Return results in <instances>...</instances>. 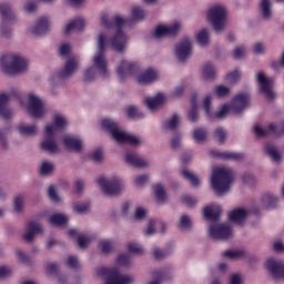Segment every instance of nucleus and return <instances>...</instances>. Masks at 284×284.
Segmentation results:
<instances>
[{
    "instance_id": "obj_57",
    "label": "nucleus",
    "mask_w": 284,
    "mask_h": 284,
    "mask_svg": "<svg viewBox=\"0 0 284 284\" xmlns=\"http://www.w3.org/2000/svg\"><path fill=\"white\" fill-rule=\"evenodd\" d=\"M215 95L219 98V99H223L225 97H229L230 95V88L225 87V85H217L215 87Z\"/></svg>"
},
{
    "instance_id": "obj_24",
    "label": "nucleus",
    "mask_w": 284,
    "mask_h": 284,
    "mask_svg": "<svg viewBox=\"0 0 284 284\" xmlns=\"http://www.w3.org/2000/svg\"><path fill=\"white\" fill-rule=\"evenodd\" d=\"M10 101V94L0 93V116L2 119H12L14 116V111L8 106Z\"/></svg>"
},
{
    "instance_id": "obj_38",
    "label": "nucleus",
    "mask_w": 284,
    "mask_h": 284,
    "mask_svg": "<svg viewBox=\"0 0 284 284\" xmlns=\"http://www.w3.org/2000/svg\"><path fill=\"white\" fill-rule=\"evenodd\" d=\"M196 99H199L196 94H193L191 98L192 109L189 111V121H191V123H196V121H199V106L196 105Z\"/></svg>"
},
{
    "instance_id": "obj_26",
    "label": "nucleus",
    "mask_w": 284,
    "mask_h": 284,
    "mask_svg": "<svg viewBox=\"0 0 284 284\" xmlns=\"http://www.w3.org/2000/svg\"><path fill=\"white\" fill-rule=\"evenodd\" d=\"M17 131L21 136L32 138L39 134V126L37 124H29V123L22 122L18 124Z\"/></svg>"
},
{
    "instance_id": "obj_4",
    "label": "nucleus",
    "mask_w": 284,
    "mask_h": 284,
    "mask_svg": "<svg viewBox=\"0 0 284 284\" xmlns=\"http://www.w3.org/2000/svg\"><path fill=\"white\" fill-rule=\"evenodd\" d=\"M232 183H234V175H232V170L225 166L213 168L211 185L216 194H225V192H230Z\"/></svg>"
},
{
    "instance_id": "obj_53",
    "label": "nucleus",
    "mask_w": 284,
    "mask_h": 284,
    "mask_svg": "<svg viewBox=\"0 0 284 284\" xmlns=\"http://www.w3.org/2000/svg\"><path fill=\"white\" fill-rule=\"evenodd\" d=\"M128 250L131 254H143L145 252L143 246L136 242H129Z\"/></svg>"
},
{
    "instance_id": "obj_29",
    "label": "nucleus",
    "mask_w": 284,
    "mask_h": 284,
    "mask_svg": "<svg viewBox=\"0 0 284 284\" xmlns=\"http://www.w3.org/2000/svg\"><path fill=\"white\" fill-rule=\"evenodd\" d=\"M229 219L236 225H243V223H245V219H247V210L235 209L229 213Z\"/></svg>"
},
{
    "instance_id": "obj_15",
    "label": "nucleus",
    "mask_w": 284,
    "mask_h": 284,
    "mask_svg": "<svg viewBox=\"0 0 284 284\" xmlns=\"http://www.w3.org/2000/svg\"><path fill=\"white\" fill-rule=\"evenodd\" d=\"M175 55L180 63H185L192 57V41L184 39L175 45Z\"/></svg>"
},
{
    "instance_id": "obj_5",
    "label": "nucleus",
    "mask_w": 284,
    "mask_h": 284,
    "mask_svg": "<svg viewBox=\"0 0 284 284\" xmlns=\"http://www.w3.org/2000/svg\"><path fill=\"white\" fill-rule=\"evenodd\" d=\"M0 65L6 74H19V72H26L28 70V58L17 54L7 53L1 57Z\"/></svg>"
},
{
    "instance_id": "obj_25",
    "label": "nucleus",
    "mask_w": 284,
    "mask_h": 284,
    "mask_svg": "<svg viewBox=\"0 0 284 284\" xmlns=\"http://www.w3.org/2000/svg\"><path fill=\"white\" fill-rule=\"evenodd\" d=\"M165 101H168V97L164 93H158L153 98H146L144 103L146 108L151 110V112H154L155 110H159V108H161Z\"/></svg>"
},
{
    "instance_id": "obj_61",
    "label": "nucleus",
    "mask_w": 284,
    "mask_h": 284,
    "mask_svg": "<svg viewBox=\"0 0 284 284\" xmlns=\"http://www.w3.org/2000/svg\"><path fill=\"white\" fill-rule=\"evenodd\" d=\"M88 210H90V204L88 202L79 203L73 206V212H75V214H85Z\"/></svg>"
},
{
    "instance_id": "obj_1",
    "label": "nucleus",
    "mask_w": 284,
    "mask_h": 284,
    "mask_svg": "<svg viewBox=\"0 0 284 284\" xmlns=\"http://www.w3.org/2000/svg\"><path fill=\"white\" fill-rule=\"evenodd\" d=\"M130 20L123 18V16H115L109 18L108 16H102V26L112 32L113 37L108 39V34L100 33L98 38V51L92 57V65L88 67L83 72V81L85 83H92L97 81L98 77L102 79H110L112 77V71L108 67V58L105 57V48L111 44V48L119 52V54H125V48H128V36L123 32V28Z\"/></svg>"
},
{
    "instance_id": "obj_56",
    "label": "nucleus",
    "mask_w": 284,
    "mask_h": 284,
    "mask_svg": "<svg viewBox=\"0 0 284 284\" xmlns=\"http://www.w3.org/2000/svg\"><path fill=\"white\" fill-rule=\"evenodd\" d=\"M172 254V250H160V248H154L153 250V256L156 258V261H161L163 258H166V256H170Z\"/></svg>"
},
{
    "instance_id": "obj_30",
    "label": "nucleus",
    "mask_w": 284,
    "mask_h": 284,
    "mask_svg": "<svg viewBox=\"0 0 284 284\" xmlns=\"http://www.w3.org/2000/svg\"><path fill=\"white\" fill-rule=\"evenodd\" d=\"M211 156H215L216 159H224L225 161H241L243 159V153L236 152H219L211 151Z\"/></svg>"
},
{
    "instance_id": "obj_13",
    "label": "nucleus",
    "mask_w": 284,
    "mask_h": 284,
    "mask_svg": "<svg viewBox=\"0 0 284 284\" xmlns=\"http://www.w3.org/2000/svg\"><path fill=\"white\" fill-rule=\"evenodd\" d=\"M183 28V23L181 21L175 20L171 24H159L155 27L153 37L155 39H163V37H174L181 32Z\"/></svg>"
},
{
    "instance_id": "obj_18",
    "label": "nucleus",
    "mask_w": 284,
    "mask_h": 284,
    "mask_svg": "<svg viewBox=\"0 0 284 284\" xmlns=\"http://www.w3.org/2000/svg\"><path fill=\"white\" fill-rule=\"evenodd\" d=\"M250 104V95L247 93H240L231 101V113L241 114L245 108Z\"/></svg>"
},
{
    "instance_id": "obj_7",
    "label": "nucleus",
    "mask_w": 284,
    "mask_h": 284,
    "mask_svg": "<svg viewBox=\"0 0 284 284\" xmlns=\"http://www.w3.org/2000/svg\"><path fill=\"white\" fill-rule=\"evenodd\" d=\"M206 19L215 32H221L222 30H225L227 9L223 4H214L207 9Z\"/></svg>"
},
{
    "instance_id": "obj_34",
    "label": "nucleus",
    "mask_w": 284,
    "mask_h": 284,
    "mask_svg": "<svg viewBox=\"0 0 284 284\" xmlns=\"http://www.w3.org/2000/svg\"><path fill=\"white\" fill-rule=\"evenodd\" d=\"M264 150L266 154L270 156V159H272L273 163H281L282 161L281 152H278V149H276L274 144L272 143L265 144Z\"/></svg>"
},
{
    "instance_id": "obj_2",
    "label": "nucleus",
    "mask_w": 284,
    "mask_h": 284,
    "mask_svg": "<svg viewBox=\"0 0 284 284\" xmlns=\"http://www.w3.org/2000/svg\"><path fill=\"white\" fill-rule=\"evenodd\" d=\"M221 212L222 209L219 204H211L204 207V217L209 221H213L209 229V235L214 241H225L234 236L231 225L216 223V221H219V216H221Z\"/></svg>"
},
{
    "instance_id": "obj_47",
    "label": "nucleus",
    "mask_w": 284,
    "mask_h": 284,
    "mask_svg": "<svg viewBox=\"0 0 284 284\" xmlns=\"http://www.w3.org/2000/svg\"><path fill=\"white\" fill-rule=\"evenodd\" d=\"M115 263L120 267H130V265H132V260L128 254H119L115 258Z\"/></svg>"
},
{
    "instance_id": "obj_6",
    "label": "nucleus",
    "mask_w": 284,
    "mask_h": 284,
    "mask_svg": "<svg viewBox=\"0 0 284 284\" xmlns=\"http://www.w3.org/2000/svg\"><path fill=\"white\" fill-rule=\"evenodd\" d=\"M97 275L103 278L104 284H133L134 276L130 274H121L119 270L114 267H98Z\"/></svg>"
},
{
    "instance_id": "obj_41",
    "label": "nucleus",
    "mask_w": 284,
    "mask_h": 284,
    "mask_svg": "<svg viewBox=\"0 0 284 284\" xmlns=\"http://www.w3.org/2000/svg\"><path fill=\"white\" fill-rule=\"evenodd\" d=\"M202 77L205 80L214 79V77H216V68H214V64L206 63L202 68Z\"/></svg>"
},
{
    "instance_id": "obj_23",
    "label": "nucleus",
    "mask_w": 284,
    "mask_h": 284,
    "mask_svg": "<svg viewBox=\"0 0 284 284\" xmlns=\"http://www.w3.org/2000/svg\"><path fill=\"white\" fill-rule=\"evenodd\" d=\"M42 233H43V226L40 223L29 222L26 226L23 239L24 241H27V243H32V241H34V236H37V234H42Z\"/></svg>"
},
{
    "instance_id": "obj_58",
    "label": "nucleus",
    "mask_w": 284,
    "mask_h": 284,
    "mask_svg": "<svg viewBox=\"0 0 284 284\" xmlns=\"http://www.w3.org/2000/svg\"><path fill=\"white\" fill-rule=\"evenodd\" d=\"M227 83H237V81L241 80V71L239 69H235L233 72L229 73L225 78Z\"/></svg>"
},
{
    "instance_id": "obj_28",
    "label": "nucleus",
    "mask_w": 284,
    "mask_h": 284,
    "mask_svg": "<svg viewBox=\"0 0 284 284\" xmlns=\"http://www.w3.org/2000/svg\"><path fill=\"white\" fill-rule=\"evenodd\" d=\"M0 16L2 22L14 21L17 19V14L12 10V4L10 2H1L0 3Z\"/></svg>"
},
{
    "instance_id": "obj_44",
    "label": "nucleus",
    "mask_w": 284,
    "mask_h": 284,
    "mask_svg": "<svg viewBox=\"0 0 284 284\" xmlns=\"http://www.w3.org/2000/svg\"><path fill=\"white\" fill-rule=\"evenodd\" d=\"M98 247L102 254H110L114 248V242L112 240H102Z\"/></svg>"
},
{
    "instance_id": "obj_3",
    "label": "nucleus",
    "mask_w": 284,
    "mask_h": 284,
    "mask_svg": "<svg viewBox=\"0 0 284 284\" xmlns=\"http://www.w3.org/2000/svg\"><path fill=\"white\" fill-rule=\"evenodd\" d=\"M102 130L110 132L112 139L116 143L124 144L129 143L130 145H141V140L136 135H132L125 132L123 129L119 128V123L110 118H105L101 122Z\"/></svg>"
},
{
    "instance_id": "obj_36",
    "label": "nucleus",
    "mask_w": 284,
    "mask_h": 284,
    "mask_svg": "<svg viewBox=\"0 0 284 284\" xmlns=\"http://www.w3.org/2000/svg\"><path fill=\"white\" fill-rule=\"evenodd\" d=\"M153 192L159 203H164V201H168V193L165 192V186L162 183H156L153 186Z\"/></svg>"
},
{
    "instance_id": "obj_14",
    "label": "nucleus",
    "mask_w": 284,
    "mask_h": 284,
    "mask_svg": "<svg viewBox=\"0 0 284 284\" xmlns=\"http://www.w3.org/2000/svg\"><path fill=\"white\" fill-rule=\"evenodd\" d=\"M264 267L273 278L284 281V263L281 260L268 257Z\"/></svg>"
},
{
    "instance_id": "obj_37",
    "label": "nucleus",
    "mask_w": 284,
    "mask_h": 284,
    "mask_svg": "<svg viewBox=\"0 0 284 284\" xmlns=\"http://www.w3.org/2000/svg\"><path fill=\"white\" fill-rule=\"evenodd\" d=\"M179 123H181V116L174 113L171 118L163 122V130H176L179 128Z\"/></svg>"
},
{
    "instance_id": "obj_54",
    "label": "nucleus",
    "mask_w": 284,
    "mask_h": 284,
    "mask_svg": "<svg viewBox=\"0 0 284 284\" xmlns=\"http://www.w3.org/2000/svg\"><path fill=\"white\" fill-rule=\"evenodd\" d=\"M126 114H128L129 119H143V116H145V114H143V112L139 111V109H136V106H129L126 109Z\"/></svg>"
},
{
    "instance_id": "obj_12",
    "label": "nucleus",
    "mask_w": 284,
    "mask_h": 284,
    "mask_svg": "<svg viewBox=\"0 0 284 284\" xmlns=\"http://www.w3.org/2000/svg\"><path fill=\"white\" fill-rule=\"evenodd\" d=\"M257 85L260 91L268 101H274L276 99V93L274 92V79L265 77V73L257 72L256 74Z\"/></svg>"
},
{
    "instance_id": "obj_55",
    "label": "nucleus",
    "mask_w": 284,
    "mask_h": 284,
    "mask_svg": "<svg viewBox=\"0 0 284 284\" xmlns=\"http://www.w3.org/2000/svg\"><path fill=\"white\" fill-rule=\"evenodd\" d=\"M212 95L209 94L203 99V108L206 116H212Z\"/></svg>"
},
{
    "instance_id": "obj_50",
    "label": "nucleus",
    "mask_w": 284,
    "mask_h": 284,
    "mask_svg": "<svg viewBox=\"0 0 284 284\" xmlns=\"http://www.w3.org/2000/svg\"><path fill=\"white\" fill-rule=\"evenodd\" d=\"M90 243H92V236H90L88 234H79L78 235V245H79V247H81V250H85V247H88V245H90Z\"/></svg>"
},
{
    "instance_id": "obj_59",
    "label": "nucleus",
    "mask_w": 284,
    "mask_h": 284,
    "mask_svg": "<svg viewBox=\"0 0 284 284\" xmlns=\"http://www.w3.org/2000/svg\"><path fill=\"white\" fill-rule=\"evenodd\" d=\"M247 54V47L245 45H237L233 51L234 59H243Z\"/></svg>"
},
{
    "instance_id": "obj_52",
    "label": "nucleus",
    "mask_w": 284,
    "mask_h": 284,
    "mask_svg": "<svg viewBox=\"0 0 284 284\" xmlns=\"http://www.w3.org/2000/svg\"><path fill=\"white\" fill-rule=\"evenodd\" d=\"M223 256H225L226 258L236 260L245 256V252L241 250H227L223 253Z\"/></svg>"
},
{
    "instance_id": "obj_27",
    "label": "nucleus",
    "mask_w": 284,
    "mask_h": 284,
    "mask_svg": "<svg viewBox=\"0 0 284 284\" xmlns=\"http://www.w3.org/2000/svg\"><path fill=\"white\" fill-rule=\"evenodd\" d=\"M124 161L125 163H128V165H131L132 168H148V165H150L146 160L141 159L134 152H128L124 156Z\"/></svg>"
},
{
    "instance_id": "obj_19",
    "label": "nucleus",
    "mask_w": 284,
    "mask_h": 284,
    "mask_svg": "<svg viewBox=\"0 0 284 284\" xmlns=\"http://www.w3.org/2000/svg\"><path fill=\"white\" fill-rule=\"evenodd\" d=\"M50 18L48 17H40L33 26L29 28L30 34H33V37H41L45 34L50 30Z\"/></svg>"
},
{
    "instance_id": "obj_51",
    "label": "nucleus",
    "mask_w": 284,
    "mask_h": 284,
    "mask_svg": "<svg viewBox=\"0 0 284 284\" xmlns=\"http://www.w3.org/2000/svg\"><path fill=\"white\" fill-rule=\"evenodd\" d=\"M12 28L8 27V22H2L0 24V37L3 39H12Z\"/></svg>"
},
{
    "instance_id": "obj_49",
    "label": "nucleus",
    "mask_w": 284,
    "mask_h": 284,
    "mask_svg": "<svg viewBox=\"0 0 284 284\" xmlns=\"http://www.w3.org/2000/svg\"><path fill=\"white\" fill-rule=\"evenodd\" d=\"M131 14L134 21H143L145 19V11L139 6L132 8Z\"/></svg>"
},
{
    "instance_id": "obj_20",
    "label": "nucleus",
    "mask_w": 284,
    "mask_h": 284,
    "mask_svg": "<svg viewBox=\"0 0 284 284\" xmlns=\"http://www.w3.org/2000/svg\"><path fill=\"white\" fill-rule=\"evenodd\" d=\"M161 75L159 74V71L156 69H146L142 72H140L136 77L138 83L140 85H150V83H154V81H159V78Z\"/></svg>"
},
{
    "instance_id": "obj_33",
    "label": "nucleus",
    "mask_w": 284,
    "mask_h": 284,
    "mask_svg": "<svg viewBox=\"0 0 284 284\" xmlns=\"http://www.w3.org/2000/svg\"><path fill=\"white\" fill-rule=\"evenodd\" d=\"M262 205L263 207H266V210H272L276 207V204L278 203V197L272 193H265L262 195Z\"/></svg>"
},
{
    "instance_id": "obj_60",
    "label": "nucleus",
    "mask_w": 284,
    "mask_h": 284,
    "mask_svg": "<svg viewBox=\"0 0 284 284\" xmlns=\"http://www.w3.org/2000/svg\"><path fill=\"white\" fill-rule=\"evenodd\" d=\"M232 112V106L230 104H224L221 106L220 111L216 112V119H225L227 113Z\"/></svg>"
},
{
    "instance_id": "obj_43",
    "label": "nucleus",
    "mask_w": 284,
    "mask_h": 284,
    "mask_svg": "<svg viewBox=\"0 0 284 284\" xmlns=\"http://www.w3.org/2000/svg\"><path fill=\"white\" fill-rule=\"evenodd\" d=\"M23 203H26V194L20 193L16 195L13 199L14 212H18V214H21V212H23Z\"/></svg>"
},
{
    "instance_id": "obj_9",
    "label": "nucleus",
    "mask_w": 284,
    "mask_h": 284,
    "mask_svg": "<svg viewBox=\"0 0 284 284\" xmlns=\"http://www.w3.org/2000/svg\"><path fill=\"white\" fill-rule=\"evenodd\" d=\"M81 65V58L79 55H73L69 58L64 64V70L60 72H54L51 75V83L53 85H59L63 81V79H68V77H72L79 67Z\"/></svg>"
},
{
    "instance_id": "obj_35",
    "label": "nucleus",
    "mask_w": 284,
    "mask_h": 284,
    "mask_svg": "<svg viewBox=\"0 0 284 284\" xmlns=\"http://www.w3.org/2000/svg\"><path fill=\"white\" fill-rule=\"evenodd\" d=\"M68 221H70V217H68V215L61 214V213L53 214L49 219V222L54 227H63V225H67Z\"/></svg>"
},
{
    "instance_id": "obj_42",
    "label": "nucleus",
    "mask_w": 284,
    "mask_h": 284,
    "mask_svg": "<svg viewBox=\"0 0 284 284\" xmlns=\"http://www.w3.org/2000/svg\"><path fill=\"white\" fill-rule=\"evenodd\" d=\"M261 12L263 19H272V2L270 0L261 1Z\"/></svg>"
},
{
    "instance_id": "obj_62",
    "label": "nucleus",
    "mask_w": 284,
    "mask_h": 284,
    "mask_svg": "<svg viewBox=\"0 0 284 284\" xmlns=\"http://www.w3.org/2000/svg\"><path fill=\"white\" fill-rule=\"evenodd\" d=\"M182 203L184 205H186V207H194V205H196V203H199V201L191 195H183Z\"/></svg>"
},
{
    "instance_id": "obj_45",
    "label": "nucleus",
    "mask_w": 284,
    "mask_h": 284,
    "mask_svg": "<svg viewBox=\"0 0 284 284\" xmlns=\"http://www.w3.org/2000/svg\"><path fill=\"white\" fill-rule=\"evenodd\" d=\"M179 230L182 232H187L189 230H192V219L187 215H182L180 217V223L178 225Z\"/></svg>"
},
{
    "instance_id": "obj_63",
    "label": "nucleus",
    "mask_w": 284,
    "mask_h": 284,
    "mask_svg": "<svg viewBox=\"0 0 284 284\" xmlns=\"http://www.w3.org/2000/svg\"><path fill=\"white\" fill-rule=\"evenodd\" d=\"M214 139L219 141V143H225L226 134L222 128H217L214 132Z\"/></svg>"
},
{
    "instance_id": "obj_22",
    "label": "nucleus",
    "mask_w": 284,
    "mask_h": 284,
    "mask_svg": "<svg viewBox=\"0 0 284 284\" xmlns=\"http://www.w3.org/2000/svg\"><path fill=\"white\" fill-rule=\"evenodd\" d=\"M62 143L67 150H71L72 152H83V140L74 135H64L62 138Z\"/></svg>"
},
{
    "instance_id": "obj_39",
    "label": "nucleus",
    "mask_w": 284,
    "mask_h": 284,
    "mask_svg": "<svg viewBox=\"0 0 284 284\" xmlns=\"http://www.w3.org/2000/svg\"><path fill=\"white\" fill-rule=\"evenodd\" d=\"M195 39L201 48H205V45H210V31L207 29H202L196 33Z\"/></svg>"
},
{
    "instance_id": "obj_40",
    "label": "nucleus",
    "mask_w": 284,
    "mask_h": 284,
    "mask_svg": "<svg viewBox=\"0 0 284 284\" xmlns=\"http://www.w3.org/2000/svg\"><path fill=\"white\" fill-rule=\"evenodd\" d=\"M193 139L195 143H204V141H207V130H205L204 128L194 129Z\"/></svg>"
},
{
    "instance_id": "obj_46",
    "label": "nucleus",
    "mask_w": 284,
    "mask_h": 284,
    "mask_svg": "<svg viewBox=\"0 0 284 284\" xmlns=\"http://www.w3.org/2000/svg\"><path fill=\"white\" fill-rule=\"evenodd\" d=\"M54 172V163L43 160L40 166V173L42 176H48V174H52Z\"/></svg>"
},
{
    "instance_id": "obj_10",
    "label": "nucleus",
    "mask_w": 284,
    "mask_h": 284,
    "mask_svg": "<svg viewBox=\"0 0 284 284\" xmlns=\"http://www.w3.org/2000/svg\"><path fill=\"white\" fill-rule=\"evenodd\" d=\"M98 185L108 196H119L125 186L123 185V181L118 176L112 178H99L97 180Z\"/></svg>"
},
{
    "instance_id": "obj_21",
    "label": "nucleus",
    "mask_w": 284,
    "mask_h": 284,
    "mask_svg": "<svg viewBox=\"0 0 284 284\" xmlns=\"http://www.w3.org/2000/svg\"><path fill=\"white\" fill-rule=\"evenodd\" d=\"M40 148L44 152H49V154H59V152H61V148H59V143H57L54 135H47L45 133L44 140L40 143Z\"/></svg>"
},
{
    "instance_id": "obj_8",
    "label": "nucleus",
    "mask_w": 284,
    "mask_h": 284,
    "mask_svg": "<svg viewBox=\"0 0 284 284\" xmlns=\"http://www.w3.org/2000/svg\"><path fill=\"white\" fill-rule=\"evenodd\" d=\"M27 112L32 119H44L48 114L45 101L39 94L30 92L28 94Z\"/></svg>"
},
{
    "instance_id": "obj_31",
    "label": "nucleus",
    "mask_w": 284,
    "mask_h": 284,
    "mask_svg": "<svg viewBox=\"0 0 284 284\" xmlns=\"http://www.w3.org/2000/svg\"><path fill=\"white\" fill-rule=\"evenodd\" d=\"M156 227H162V230H161L162 234L165 233V230L168 229L165 223L158 221V220H151L149 222L148 229L144 231V235L145 236H154V234H156Z\"/></svg>"
},
{
    "instance_id": "obj_32",
    "label": "nucleus",
    "mask_w": 284,
    "mask_h": 284,
    "mask_svg": "<svg viewBox=\"0 0 284 284\" xmlns=\"http://www.w3.org/2000/svg\"><path fill=\"white\" fill-rule=\"evenodd\" d=\"M85 28V20L83 18H75L71 22H69L64 29V34H70V32H81V30Z\"/></svg>"
},
{
    "instance_id": "obj_48",
    "label": "nucleus",
    "mask_w": 284,
    "mask_h": 284,
    "mask_svg": "<svg viewBox=\"0 0 284 284\" xmlns=\"http://www.w3.org/2000/svg\"><path fill=\"white\" fill-rule=\"evenodd\" d=\"M182 175L193 185L194 187L201 185V179L199 176L194 175L192 172L184 170L182 171Z\"/></svg>"
},
{
    "instance_id": "obj_64",
    "label": "nucleus",
    "mask_w": 284,
    "mask_h": 284,
    "mask_svg": "<svg viewBox=\"0 0 284 284\" xmlns=\"http://www.w3.org/2000/svg\"><path fill=\"white\" fill-rule=\"evenodd\" d=\"M230 284H243V275L241 273H234L230 277Z\"/></svg>"
},
{
    "instance_id": "obj_17",
    "label": "nucleus",
    "mask_w": 284,
    "mask_h": 284,
    "mask_svg": "<svg viewBox=\"0 0 284 284\" xmlns=\"http://www.w3.org/2000/svg\"><path fill=\"white\" fill-rule=\"evenodd\" d=\"M256 136H267V134H274L275 136H281L284 134V123L280 124H268L267 128L263 129L261 125L255 124L253 128Z\"/></svg>"
},
{
    "instance_id": "obj_16",
    "label": "nucleus",
    "mask_w": 284,
    "mask_h": 284,
    "mask_svg": "<svg viewBox=\"0 0 284 284\" xmlns=\"http://www.w3.org/2000/svg\"><path fill=\"white\" fill-rule=\"evenodd\" d=\"M138 68L139 65L136 64V62L122 59L116 65L115 72L119 80L123 81V79H128V77H130V74H132Z\"/></svg>"
},
{
    "instance_id": "obj_11",
    "label": "nucleus",
    "mask_w": 284,
    "mask_h": 284,
    "mask_svg": "<svg viewBox=\"0 0 284 284\" xmlns=\"http://www.w3.org/2000/svg\"><path fill=\"white\" fill-rule=\"evenodd\" d=\"M70 125L68 116L61 112H55L52 116V122L45 124L44 134L47 136H57V132H63Z\"/></svg>"
}]
</instances>
